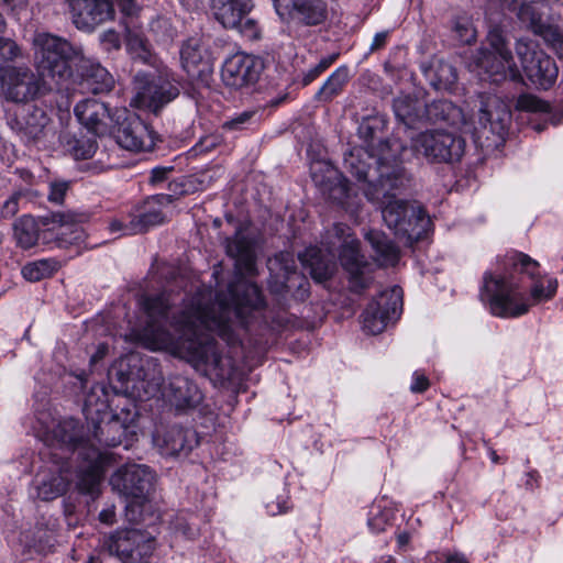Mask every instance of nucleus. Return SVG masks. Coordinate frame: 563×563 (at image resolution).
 Listing matches in <instances>:
<instances>
[{
  "instance_id": "obj_1",
  "label": "nucleus",
  "mask_w": 563,
  "mask_h": 563,
  "mask_svg": "<svg viewBox=\"0 0 563 563\" xmlns=\"http://www.w3.org/2000/svg\"><path fill=\"white\" fill-rule=\"evenodd\" d=\"M231 301L217 295L211 302V292H197L185 301L181 311L173 317L170 325L177 336L162 324L168 316L172 302L165 292L144 296L141 300L148 317L139 338L152 351H168L186 360L197 371L208 376L214 385L223 386L234 379L235 366L232 357L223 355L212 333L228 344L239 341L238 327L245 328L254 310L264 306L261 289L253 283H241L229 287Z\"/></svg>"
},
{
  "instance_id": "obj_2",
  "label": "nucleus",
  "mask_w": 563,
  "mask_h": 563,
  "mask_svg": "<svg viewBox=\"0 0 563 563\" xmlns=\"http://www.w3.org/2000/svg\"><path fill=\"white\" fill-rule=\"evenodd\" d=\"M375 123L376 120H364L358 128L361 137L367 143L366 151L371 152L369 156H377L379 183H369L364 189L365 197L373 201L380 200L393 190L400 189L410 183L409 176L401 166L406 146L398 139L380 141L376 135L378 126Z\"/></svg>"
},
{
  "instance_id": "obj_3",
  "label": "nucleus",
  "mask_w": 563,
  "mask_h": 563,
  "mask_svg": "<svg viewBox=\"0 0 563 563\" xmlns=\"http://www.w3.org/2000/svg\"><path fill=\"white\" fill-rule=\"evenodd\" d=\"M52 444L67 451H77L84 463L76 472V487L82 494L97 495L109 456L95 448H88L82 439V427L75 419L59 421L51 431Z\"/></svg>"
},
{
  "instance_id": "obj_4",
  "label": "nucleus",
  "mask_w": 563,
  "mask_h": 563,
  "mask_svg": "<svg viewBox=\"0 0 563 563\" xmlns=\"http://www.w3.org/2000/svg\"><path fill=\"white\" fill-rule=\"evenodd\" d=\"M32 49L38 77L59 88L66 87L82 54L80 47L66 38L44 31L34 33Z\"/></svg>"
},
{
  "instance_id": "obj_5",
  "label": "nucleus",
  "mask_w": 563,
  "mask_h": 563,
  "mask_svg": "<svg viewBox=\"0 0 563 563\" xmlns=\"http://www.w3.org/2000/svg\"><path fill=\"white\" fill-rule=\"evenodd\" d=\"M519 272L505 267L498 260V271L483 276L482 296L487 298L490 312L499 318H518L531 308L530 299L519 285Z\"/></svg>"
},
{
  "instance_id": "obj_6",
  "label": "nucleus",
  "mask_w": 563,
  "mask_h": 563,
  "mask_svg": "<svg viewBox=\"0 0 563 563\" xmlns=\"http://www.w3.org/2000/svg\"><path fill=\"white\" fill-rule=\"evenodd\" d=\"M408 185L409 183L375 202L385 205L382 209V216L386 225L396 236L405 239L407 243L411 244L424 236L430 225V218L419 205L406 200H391L397 192L405 189ZM371 201L374 202L373 200Z\"/></svg>"
},
{
  "instance_id": "obj_7",
  "label": "nucleus",
  "mask_w": 563,
  "mask_h": 563,
  "mask_svg": "<svg viewBox=\"0 0 563 563\" xmlns=\"http://www.w3.org/2000/svg\"><path fill=\"white\" fill-rule=\"evenodd\" d=\"M154 481L153 471L139 464L124 465L111 476L112 487L128 498L125 516L129 521H143V512L147 507Z\"/></svg>"
},
{
  "instance_id": "obj_8",
  "label": "nucleus",
  "mask_w": 563,
  "mask_h": 563,
  "mask_svg": "<svg viewBox=\"0 0 563 563\" xmlns=\"http://www.w3.org/2000/svg\"><path fill=\"white\" fill-rule=\"evenodd\" d=\"M487 46L478 52L477 65L492 81L498 82L509 78L512 81H522L521 70L514 62L512 53L507 46L503 32L494 27L486 38Z\"/></svg>"
},
{
  "instance_id": "obj_9",
  "label": "nucleus",
  "mask_w": 563,
  "mask_h": 563,
  "mask_svg": "<svg viewBox=\"0 0 563 563\" xmlns=\"http://www.w3.org/2000/svg\"><path fill=\"white\" fill-rule=\"evenodd\" d=\"M143 399L162 397L177 409H186L196 407L202 399L201 393L197 385L185 376L170 377L167 384L161 375H154L151 380L143 379L141 383Z\"/></svg>"
},
{
  "instance_id": "obj_10",
  "label": "nucleus",
  "mask_w": 563,
  "mask_h": 563,
  "mask_svg": "<svg viewBox=\"0 0 563 563\" xmlns=\"http://www.w3.org/2000/svg\"><path fill=\"white\" fill-rule=\"evenodd\" d=\"M464 150L463 137L443 130L427 131L411 137V151L432 163L457 162Z\"/></svg>"
},
{
  "instance_id": "obj_11",
  "label": "nucleus",
  "mask_w": 563,
  "mask_h": 563,
  "mask_svg": "<svg viewBox=\"0 0 563 563\" xmlns=\"http://www.w3.org/2000/svg\"><path fill=\"white\" fill-rule=\"evenodd\" d=\"M334 234L342 239L339 260L342 267L349 273L350 288L354 292H362L373 282L371 265L364 261L360 253V241L350 233L346 224L336 223Z\"/></svg>"
},
{
  "instance_id": "obj_12",
  "label": "nucleus",
  "mask_w": 563,
  "mask_h": 563,
  "mask_svg": "<svg viewBox=\"0 0 563 563\" xmlns=\"http://www.w3.org/2000/svg\"><path fill=\"white\" fill-rule=\"evenodd\" d=\"M115 130L113 134L117 143L131 152L153 151L157 141L156 132L135 113L126 108L114 110Z\"/></svg>"
},
{
  "instance_id": "obj_13",
  "label": "nucleus",
  "mask_w": 563,
  "mask_h": 563,
  "mask_svg": "<svg viewBox=\"0 0 563 563\" xmlns=\"http://www.w3.org/2000/svg\"><path fill=\"white\" fill-rule=\"evenodd\" d=\"M516 53L522 70L533 85L548 89L555 82L559 74L558 66L554 59L541 51L534 41L518 40Z\"/></svg>"
},
{
  "instance_id": "obj_14",
  "label": "nucleus",
  "mask_w": 563,
  "mask_h": 563,
  "mask_svg": "<svg viewBox=\"0 0 563 563\" xmlns=\"http://www.w3.org/2000/svg\"><path fill=\"white\" fill-rule=\"evenodd\" d=\"M504 265L506 268L510 267L514 272H519V275H527L532 280L530 295L528 296L531 307L542 301H548L555 296L558 280L550 276H541L539 263L529 255L518 251H510L504 256Z\"/></svg>"
},
{
  "instance_id": "obj_15",
  "label": "nucleus",
  "mask_w": 563,
  "mask_h": 563,
  "mask_svg": "<svg viewBox=\"0 0 563 563\" xmlns=\"http://www.w3.org/2000/svg\"><path fill=\"white\" fill-rule=\"evenodd\" d=\"M103 545L109 554L118 556L123 563L136 562L153 553L155 539L142 530L124 529L109 534Z\"/></svg>"
},
{
  "instance_id": "obj_16",
  "label": "nucleus",
  "mask_w": 563,
  "mask_h": 563,
  "mask_svg": "<svg viewBox=\"0 0 563 563\" xmlns=\"http://www.w3.org/2000/svg\"><path fill=\"white\" fill-rule=\"evenodd\" d=\"M179 95L177 85L167 78H150L145 74L135 76V95L131 106L158 113L163 107L176 99Z\"/></svg>"
},
{
  "instance_id": "obj_17",
  "label": "nucleus",
  "mask_w": 563,
  "mask_h": 563,
  "mask_svg": "<svg viewBox=\"0 0 563 563\" xmlns=\"http://www.w3.org/2000/svg\"><path fill=\"white\" fill-rule=\"evenodd\" d=\"M263 69L264 63L260 57L236 53L224 60L221 79L227 87L242 89L255 85Z\"/></svg>"
},
{
  "instance_id": "obj_18",
  "label": "nucleus",
  "mask_w": 563,
  "mask_h": 563,
  "mask_svg": "<svg viewBox=\"0 0 563 563\" xmlns=\"http://www.w3.org/2000/svg\"><path fill=\"white\" fill-rule=\"evenodd\" d=\"M114 87L112 75L100 63L86 58L81 54L76 66V73L66 85L67 90H79L82 93L109 92Z\"/></svg>"
},
{
  "instance_id": "obj_19",
  "label": "nucleus",
  "mask_w": 563,
  "mask_h": 563,
  "mask_svg": "<svg viewBox=\"0 0 563 563\" xmlns=\"http://www.w3.org/2000/svg\"><path fill=\"white\" fill-rule=\"evenodd\" d=\"M401 289L394 287L372 300L362 313L363 328L371 334L382 333L401 307Z\"/></svg>"
},
{
  "instance_id": "obj_20",
  "label": "nucleus",
  "mask_w": 563,
  "mask_h": 563,
  "mask_svg": "<svg viewBox=\"0 0 563 563\" xmlns=\"http://www.w3.org/2000/svg\"><path fill=\"white\" fill-rule=\"evenodd\" d=\"M1 69V90L5 99L26 102L36 96L38 82L29 67H2Z\"/></svg>"
},
{
  "instance_id": "obj_21",
  "label": "nucleus",
  "mask_w": 563,
  "mask_h": 563,
  "mask_svg": "<svg viewBox=\"0 0 563 563\" xmlns=\"http://www.w3.org/2000/svg\"><path fill=\"white\" fill-rule=\"evenodd\" d=\"M518 18L536 35L542 37L556 52L559 57L563 59V29L543 20V14L532 3L522 4L519 8Z\"/></svg>"
},
{
  "instance_id": "obj_22",
  "label": "nucleus",
  "mask_w": 563,
  "mask_h": 563,
  "mask_svg": "<svg viewBox=\"0 0 563 563\" xmlns=\"http://www.w3.org/2000/svg\"><path fill=\"white\" fill-rule=\"evenodd\" d=\"M274 4L280 16H288L305 25H319L328 16L323 0H274Z\"/></svg>"
},
{
  "instance_id": "obj_23",
  "label": "nucleus",
  "mask_w": 563,
  "mask_h": 563,
  "mask_svg": "<svg viewBox=\"0 0 563 563\" xmlns=\"http://www.w3.org/2000/svg\"><path fill=\"white\" fill-rule=\"evenodd\" d=\"M73 21L77 29L92 31L114 16L113 4L109 0H70Z\"/></svg>"
},
{
  "instance_id": "obj_24",
  "label": "nucleus",
  "mask_w": 563,
  "mask_h": 563,
  "mask_svg": "<svg viewBox=\"0 0 563 563\" xmlns=\"http://www.w3.org/2000/svg\"><path fill=\"white\" fill-rule=\"evenodd\" d=\"M75 115L85 128L97 135L104 134L114 122V111L97 100L86 99L75 107Z\"/></svg>"
},
{
  "instance_id": "obj_25",
  "label": "nucleus",
  "mask_w": 563,
  "mask_h": 563,
  "mask_svg": "<svg viewBox=\"0 0 563 563\" xmlns=\"http://www.w3.org/2000/svg\"><path fill=\"white\" fill-rule=\"evenodd\" d=\"M477 118L483 129H489L493 134L501 136L506 132L510 112L497 97L481 96Z\"/></svg>"
},
{
  "instance_id": "obj_26",
  "label": "nucleus",
  "mask_w": 563,
  "mask_h": 563,
  "mask_svg": "<svg viewBox=\"0 0 563 563\" xmlns=\"http://www.w3.org/2000/svg\"><path fill=\"white\" fill-rule=\"evenodd\" d=\"M154 441L162 454L170 456L188 454L198 444L197 435L191 429L178 426H173L163 434H157Z\"/></svg>"
},
{
  "instance_id": "obj_27",
  "label": "nucleus",
  "mask_w": 563,
  "mask_h": 563,
  "mask_svg": "<svg viewBox=\"0 0 563 563\" xmlns=\"http://www.w3.org/2000/svg\"><path fill=\"white\" fill-rule=\"evenodd\" d=\"M75 473L68 464L58 471L38 474L36 476L37 496L42 500H53L64 495L74 482Z\"/></svg>"
},
{
  "instance_id": "obj_28",
  "label": "nucleus",
  "mask_w": 563,
  "mask_h": 563,
  "mask_svg": "<svg viewBox=\"0 0 563 563\" xmlns=\"http://www.w3.org/2000/svg\"><path fill=\"white\" fill-rule=\"evenodd\" d=\"M422 115V123L445 122L450 125L461 126H466L468 124L463 110L446 99H440L430 103H424Z\"/></svg>"
},
{
  "instance_id": "obj_29",
  "label": "nucleus",
  "mask_w": 563,
  "mask_h": 563,
  "mask_svg": "<svg viewBox=\"0 0 563 563\" xmlns=\"http://www.w3.org/2000/svg\"><path fill=\"white\" fill-rule=\"evenodd\" d=\"M183 68L189 77L201 78L210 74V66L205 58V49L200 38L187 40L180 49Z\"/></svg>"
},
{
  "instance_id": "obj_30",
  "label": "nucleus",
  "mask_w": 563,
  "mask_h": 563,
  "mask_svg": "<svg viewBox=\"0 0 563 563\" xmlns=\"http://www.w3.org/2000/svg\"><path fill=\"white\" fill-rule=\"evenodd\" d=\"M303 268L317 283L328 280L335 272L333 255L324 254L319 247L310 246L299 255Z\"/></svg>"
},
{
  "instance_id": "obj_31",
  "label": "nucleus",
  "mask_w": 563,
  "mask_h": 563,
  "mask_svg": "<svg viewBox=\"0 0 563 563\" xmlns=\"http://www.w3.org/2000/svg\"><path fill=\"white\" fill-rule=\"evenodd\" d=\"M252 9V0H211L212 14L225 29L235 26Z\"/></svg>"
},
{
  "instance_id": "obj_32",
  "label": "nucleus",
  "mask_w": 563,
  "mask_h": 563,
  "mask_svg": "<svg viewBox=\"0 0 563 563\" xmlns=\"http://www.w3.org/2000/svg\"><path fill=\"white\" fill-rule=\"evenodd\" d=\"M227 254L236 261V265L246 273H252L255 267V255L251 241L236 232L234 236L225 239Z\"/></svg>"
},
{
  "instance_id": "obj_33",
  "label": "nucleus",
  "mask_w": 563,
  "mask_h": 563,
  "mask_svg": "<svg viewBox=\"0 0 563 563\" xmlns=\"http://www.w3.org/2000/svg\"><path fill=\"white\" fill-rule=\"evenodd\" d=\"M366 240L372 245L375 252V260L379 266L389 267L395 266L400 258V251L385 233L371 230L365 235Z\"/></svg>"
},
{
  "instance_id": "obj_34",
  "label": "nucleus",
  "mask_w": 563,
  "mask_h": 563,
  "mask_svg": "<svg viewBox=\"0 0 563 563\" xmlns=\"http://www.w3.org/2000/svg\"><path fill=\"white\" fill-rule=\"evenodd\" d=\"M369 154L371 152H367L364 148H354L344 158V166L347 172L357 180L363 181L362 190L364 194V189L369 183H379V173L377 172V167L374 170L377 174V178L375 180L369 179L371 164L364 162L363 156L366 155L368 158L375 159V162L377 161V156H369Z\"/></svg>"
},
{
  "instance_id": "obj_35",
  "label": "nucleus",
  "mask_w": 563,
  "mask_h": 563,
  "mask_svg": "<svg viewBox=\"0 0 563 563\" xmlns=\"http://www.w3.org/2000/svg\"><path fill=\"white\" fill-rule=\"evenodd\" d=\"M423 106L424 103L410 96H400L393 103L396 118L408 129L422 123Z\"/></svg>"
},
{
  "instance_id": "obj_36",
  "label": "nucleus",
  "mask_w": 563,
  "mask_h": 563,
  "mask_svg": "<svg viewBox=\"0 0 563 563\" xmlns=\"http://www.w3.org/2000/svg\"><path fill=\"white\" fill-rule=\"evenodd\" d=\"M424 75L435 89H451L457 80L456 69L443 59H433Z\"/></svg>"
},
{
  "instance_id": "obj_37",
  "label": "nucleus",
  "mask_w": 563,
  "mask_h": 563,
  "mask_svg": "<svg viewBox=\"0 0 563 563\" xmlns=\"http://www.w3.org/2000/svg\"><path fill=\"white\" fill-rule=\"evenodd\" d=\"M14 238L22 249H31L37 243L38 227L31 216H22L13 225Z\"/></svg>"
},
{
  "instance_id": "obj_38",
  "label": "nucleus",
  "mask_w": 563,
  "mask_h": 563,
  "mask_svg": "<svg viewBox=\"0 0 563 563\" xmlns=\"http://www.w3.org/2000/svg\"><path fill=\"white\" fill-rule=\"evenodd\" d=\"M322 195L351 212L356 211L358 208V205L354 203L350 194L349 183L342 175L339 179H335V181H333V184L327 188Z\"/></svg>"
},
{
  "instance_id": "obj_39",
  "label": "nucleus",
  "mask_w": 563,
  "mask_h": 563,
  "mask_svg": "<svg viewBox=\"0 0 563 563\" xmlns=\"http://www.w3.org/2000/svg\"><path fill=\"white\" fill-rule=\"evenodd\" d=\"M349 80V68L341 66L336 68L330 77L325 80L318 91L320 100L330 101L333 97L338 96Z\"/></svg>"
},
{
  "instance_id": "obj_40",
  "label": "nucleus",
  "mask_w": 563,
  "mask_h": 563,
  "mask_svg": "<svg viewBox=\"0 0 563 563\" xmlns=\"http://www.w3.org/2000/svg\"><path fill=\"white\" fill-rule=\"evenodd\" d=\"M58 267L57 261L44 258L25 264L21 273L26 280L34 283L51 277Z\"/></svg>"
},
{
  "instance_id": "obj_41",
  "label": "nucleus",
  "mask_w": 563,
  "mask_h": 563,
  "mask_svg": "<svg viewBox=\"0 0 563 563\" xmlns=\"http://www.w3.org/2000/svg\"><path fill=\"white\" fill-rule=\"evenodd\" d=\"M310 172L312 181L321 194L341 176V173L332 164L323 161L312 163Z\"/></svg>"
},
{
  "instance_id": "obj_42",
  "label": "nucleus",
  "mask_w": 563,
  "mask_h": 563,
  "mask_svg": "<svg viewBox=\"0 0 563 563\" xmlns=\"http://www.w3.org/2000/svg\"><path fill=\"white\" fill-rule=\"evenodd\" d=\"M47 121L48 119L44 111L35 110L31 119L26 121L25 126L21 129V133L23 137L26 139V142H38L45 135V126Z\"/></svg>"
},
{
  "instance_id": "obj_43",
  "label": "nucleus",
  "mask_w": 563,
  "mask_h": 563,
  "mask_svg": "<svg viewBox=\"0 0 563 563\" xmlns=\"http://www.w3.org/2000/svg\"><path fill=\"white\" fill-rule=\"evenodd\" d=\"M393 518L394 512L390 508L374 505L369 510L367 526L373 533H380L391 526Z\"/></svg>"
},
{
  "instance_id": "obj_44",
  "label": "nucleus",
  "mask_w": 563,
  "mask_h": 563,
  "mask_svg": "<svg viewBox=\"0 0 563 563\" xmlns=\"http://www.w3.org/2000/svg\"><path fill=\"white\" fill-rule=\"evenodd\" d=\"M123 433L122 427L118 421L107 422L97 426L95 437L100 444L107 446H117L121 443V434Z\"/></svg>"
},
{
  "instance_id": "obj_45",
  "label": "nucleus",
  "mask_w": 563,
  "mask_h": 563,
  "mask_svg": "<svg viewBox=\"0 0 563 563\" xmlns=\"http://www.w3.org/2000/svg\"><path fill=\"white\" fill-rule=\"evenodd\" d=\"M165 217L159 209H148L139 216L137 220H134V224L131 229L126 228L129 232H145L148 229L159 225L164 222Z\"/></svg>"
},
{
  "instance_id": "obj_46",
  "label": "nucleus",
  "mask_w": 563,
  "mask_h": 563,
  "mask_svg": "<svg viewBox=\"0 0 563 563\" xmlns=\"http://www.w3.org/2000/svg\"><path fill=\"white\" fill-rule=\"evenodd\" d=\"M453 32L461 44L471 45L476 41L477 31L467 16H459L454 21Z\"/></svg>"
},
{
  "instance_id": "obj_47",
  "label": "nucleus",
  "mask_w": 563,
  "mask_h": 563,
  "mask_svg": "<svg viewBox=\"0 0 563 563\" xmlns=\"http://www.w3.org/2000/svg\"><path fill=\"white\" fill-rule=\"evenodd\" d=\"M21 54L20 46L13 40L0 37V68L12 67L9 63L19 58Z\"/></svg>"
},
{
  "instance_id": "obj_48",
  "label": "nucleus",
  "mask_w": 563,
  "mask_h": 563,
  "mask_svg": "<svg viewBox=\"0 0 563 563\" xmlns=\"http://www.w3.org/2000/svg\"><path fill=\"white\" fill-rule=\"evenodd\" d=\"M88 220L89 214L86 212L63 211L52 214V222L60 227H74L86 223Z\"/></svg>"
},
{
  "instance_id": "obj_49",
  "label": "nucleus",
  "mask_w": 563,
  "mask_h": 563,
  "mask_svg": "<svg viewBox=\"0 0 563 563\" xmlns=\"http://www.w3.org/2000/svg\"><path fill=\"white\" fill-rule=\"evenodd\" d=\"M517 108L529 112L548 113L550 104L533 95H522L517 100Z\"/></svg>"
},
{
  "instance_id": "obj_50",
  "label": "nucleus",
  "mask_w": 563,
  "mask_h": 563,
  "mask_svg": "<svg viewBox=\"0 0 563 563\" xmlns=\"http://www.w3.org/2000/svg\"><path fill=\"white\" fill-rule=\"evenodd\" d=\"M430 563H470L468 558L460 551L439 550L428 554Z\"/></svg>"
},
{
  "instance_id": "obj_51",
  "label": "nucleus",
  "mask_w": 563,
  "mask_h": 563,
  "mask_svg": "<svg viewBox=\"0 0 563 563\" xmlns=\"http://www.w3.org/2000/svg\"><path fill=\"white\" fill-rule=\"evenodd\" d=\"M232 29L238 30L239 33L250 41H256L261 37V27L258 22L249 15H245Z\"/></svg>"
},
{
  "instance_id": "obj_52",
  "label": "nucleus",
  "mask_w": 563,
  "mask_h": 563,
  "mask_svg": "<svg viewBox=\"0 0 563 563\" xmlns=\"http://www.w3.org/2000/svg\"><path fill=\"white\" fill-rule=\"evenodd\" d=\"M97 151V142L91 139L76 140L73 147L71 154L76 159H88L91 158Z\"/></svg>"
},
{
  "instance_id": "obj_53",
  "label": "nucleus",
  "mask_w": 563,
  "mask_h": 563,
  "mask_svg": "<svg viewBox=\"0 0 563 563\" xmlns=\"http://www.w3.org/2000/svg\"><path fill=\"white\" fill-rule=\"evenodd\" d=\"M70 188V181L67 180H54L49 183V191L47 195L48 201L60 205L67 191Z\"/></svg>"
},
{
  "instance_id": "obj_54",
  "label": "nucleus",
  "mask_w": 563,
  "mask_h": 563,
  "mask_svg": "<svg viewBox=\"0 0 563 563\" xmlns=\"http://www.w3.org/2000/svg\"><path fill=\"white\" fill-rule=\"evenodd\" d=\"M291 508L288 496H277L275 500L266 504V510L271 516H277L287 512Z\"/></svg>"
},
{
  "instance_id": "obj_55",
  "label": "nucleus",
  "mask_w": 563,
  "mask_h": 563,
  "mask_svg": "<svg viewBox=\"0 0 563 563\" xmlns=\"http://www.w3.org/2000/svg\"><path fill=\"white\" fill-rule=\"evenodd\" d=\"M22 197L21 192H14L11 195L1 206V217L4 219L13 218L19 211V201Z\"/></svg>"
},
{
  "instance_id": "obj_56",
  "label": "nucleus",
  "mask_w": 563,
  "mask_h": 563,
  "mask_svg": "<svg viewBox=\"0 0 563 563\" xmlns=\"http://www.w3.org/2000/svg\"><path fill=\"white\" fill-rule=\"evenodd\" d=\"M254 114H255L254 111H244V112L235 115L234 118L225 121L223 123V129L230 130V131L241 130V129H243V126L246 123L250 122V120L253 118Z\"/></svg>"
},
{
  "instance_id": "obj_57",
  "label": "nucleus",
  "mask_w": 563,
  "mask_h": 563,
  "mask_svg": "<svg viewBox=\"0 0 563 563\" xmlns=\"http://www.w3.org/2000/svg\"><path fill=\"white\" fill-rule=\"evenodd\" d=\"M429 386L430 383L428 377L423 373L416 371L412 375L410 390L412 393H423L429 388Z\"/></svg>"
},
{
  "instance_id": "obj_58",
  "label": "nucleus",
  "mask_w": 563,
  "mask_h": 563,
  "mask_svg": "<svg viewBox=\"0 0 563 563\" xmlns=\"http://www.w3.org/2000/svg\"><path fill=\"white\" fill-rule=\"evenodd\" d=\"M101 42L107 46L108 49H118L121 46L120 35L114 30H108L102 33Z\"/></svg>"
},
{
  "instance_id": "obj_59",
  "label": "nucleus",
  "mask_w": 563,
  "mask_h": 563,
  "mask_svg": "<svg viewBox=\"0 0 563 563\" xmlns=\"http://www.w3.org/2000/svg\"><path fill=\"white\" fill-rule=\"evenodd\" d=\"M122 14L126 16L136 15L140 11V7L136 0H115Z\"/></svg>"
},
{
  "instance_id": "obj_60",
  "label": "nucleus",
  "mask_w": 563,
  "mask_h": 563,
  "mask_svg": "<svg viewBox=\"0 0 563 563\" xmlns=\"http://www.w3.org/2000/svg\"><path fill=\"white\" fill-rule=\"evenodd\" d=\"M173 170L172 167H155L151 172L150 183L156 185L167 179V175Z\"/></svg>"
},
{
  "instance_id": "obj_61",
  "label": "nucleus",
  "mask_w": 563,
  "mask_h": 563,
  "mask_svg": "<svg viewBox=\"0 0 563 563\" xmlns=\"http://www.w3.org/2000/svg\"><path fill=\"white\" fill-rule=\"evenodd\" d=\"M388 37H389L388 31H382V32L376 33L373 38V42L371 44L369 52L373 53V52L382 49L387 44Z\"/></svg>"
},
{
  "instance_id": "obj_62",
  "label": "nucleus",
  "mask_w": 563,
  "mask_h": 563,
  "mask_svg": "<svg viewBox=\"0 0 563 563\" xmlns=\"http://www.w3.org/2000/svg\"><path fill=\"white\" fill-rule=\"evenodd\" d=\"M133 224H134V220H131L130 223H123L122 221L114 219L110 222L109 230L112 233L122 231L123 234H135L136 232L126 231V228L131 229L133 227Z\"/></svg>"
},
{
  "instance_id": "obj_63",
  "label": "nucleus",
  "mask_w": 563,
  "mask_h": 563,
  "mask_svg": "<svg viewBox=\"0 0 563 563\" xmlns=\"http://www.w3.org/2000/svg\"><path fill=\"white\" fill-rule=\"evenodd\" d=\"M99 520L106 525H113L115 521L114 507L103 509L99 514Z\"/></svg>"
},
{
  "instance_id": "obj_64",
  "label": "nucleus",
  "mask_w": 563,
  "mask_h": 563,
  "mask_svg": "<svg viewBox=\"0 0 563 563\" xmlns=\"http://www.w3.org/2000/svg\"><path fill=\"white\" fill-rule=\"evenodd\" d=\"M526 476H527V479H526L525 485H526L527 489L532 490L539 486L540 475H539L538 471H536V470L529 471Z\"/></svg>"
}]
</instances>
